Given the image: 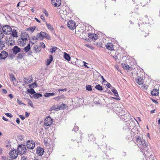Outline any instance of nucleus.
Masks as SVG:
<instances>
[{
	"label": "nucleus",
	"instance_id": "nucleus-1",
	"mask_svg": "<svg viewBox=\"0 0 160 160\" xmlns=\"http://www.w3.org/2000/svg\"><path fill=\"white\" fill-rule=\"evenodd\" d=\"M135 142L141 150H146V148L147 146V143L146 142L145 140L143 139L142 138L140 137L137 138Z\"/></svg>",
	"mask_w": 160,
	"mask_h": 160
},
{
	"label": "nucleus",
	"instance_id": "nucleus-2",
	"mask_svg": "<svg viewBox=\"0 0 160 160\" xmlns=\"http://www.w3.org/2000/svg\"><path fill=\"white\" fill-rule=\"evenodd\" d=\"M108 106H112V108L111 107V109H113V111H114L117 114L119 113L121 111H122L123 109L121 107H120L118 106V104H115L112 103H111L108 104H107Z\"/></svg>",
	"mask_w": 160,
	"mask_h": 160
},
{
	"label": "nucleus",
	"instance_id": "nucleus-3",
	"mask_svg": "<svg viewBox=\"0 0 160 160\" xmlns=\"http://www.w3.org/2000/svg\"><path fill=\"white\" fill-rule=\"evenodd\" d=\"M17 149L18 153H20L21 155L25 154L28 152L25 145L20 144L19 145Z\"/></svg>",
	"mask_w": 160,
	"mask_h": 160
},
{
	"label": "nucleus",
	"instance_id": "nucleus-4",
	"mask_svg": "<svg viewBox=\"0 0 160 160\" xmlns=\"http://www.w3.org/2000/svg\"><path fill=\"white\" fill-rule=\"evenodd\" d=\"M2 30L3 33L5 34L9 35L11 33L12 29L11 28L7 25H5L2 28Z\"/></svg>",
	"mask_w": 160,
	"mask_h": 160
},
{
	"label": "nucleus",
	"instance_id": "nucleus-5",
	"mask_svg": "<svg viewBox=\"0 0 160 160\" xmlns=\"http://www.w3.org/2000/svg\"><path fill=\"white\" fill-rule=\"evenodd\" d=\"M35 143L33 140H28L27 142V147L29 149H32L35 146Z\"/></svg>",
	"mask_w": 160,
	"mask_h": 160
},
{
	"label": "nucleus",
	"instance_id": "nucleus-6",
	"mask_svg": "<svg viewBox=\"0 0 160 160\" xmlns=\"http://www.w3.org/2000/svg\"><path fill=\"white\" fill-rule=\"evenodd\" d=\"M52 119L50 116L47 117L44 119V124L45 126H49L52 123Z\"/></svg>",
	"mask_w": 160,
	"mask_h": 160
},
{
	"label": "nucleus",
	"instance_id": "nucleus-7",
	"mask_svg": "<svg viewBox=\"0 0 160 160\" xmlns=\"http://www.w3.org/2000/svg\"><path fill=\"white\" fill-rule=\"evenodd\" d=\"M76 24L73 20H70L67 23V26L70 29H73L76 27Z\"/></svg>",
	"mask_w": 160,
	"mask_h": 160
},
{
	"label": "nucleus",
	"instance_id": "nucleus-8",
	"mask_svg": "<svg viewBox=\"0 0 160 160\" xmlns=\"http://www.w3.org/2000/svg\"><path fill=\"white\" fill-rule=\"evenodd\" d=\"M9 154L12 158L13 159L16 158L18 155V153L16 150H12L10 151L9 152Z\"/></svg>",
	"mask_w": 160,
	"mask_h": 160
},
{
	"label": "nucleus",
	"instance_id": "nucleus-9",
	"mask_svg": "<svg viewBox=\"0 0 160 160\" xmlns=\"http://www.w3.org/2000/svg\"><path fill=\"white\" fill-rule=\"evenodd\" d=\"M27 40H24L22 38H19L18 40V43L20 46H23L26 44Z\"/></svg>",
	"mask_w": 160,
	"mask_h": 160
},
{
	"label": "nucleus",
	"instance_id": "nucleus-10",
	"mask_svg": "<svg viewBox=\"0 0 160 160\" xmlns=\"http://www.w3.org/2000/svg\"><path fill=\"white\" fill-rule=\"evenodd\" d=\"M51 2L52 4L56 7H59L61 5V0H52Z\"/></svg>",
	"mask_w": 160,
	"mask_h": 160
},
{
	"label": "nucleus",
	"instance_id": "nucleus-11",
	"mask_svg": "<svg viewBox=\"0 0 160 160\" xmlns=\"http://www.w3.org/2000/svg\"><path fill=\"white\" fill-rule=\"evenodd\" d=\"M131 118L130 115L128 113H126L125 115L121 118V119L123 121H126L127 122V121H128Z\"/></svg>",
	"mask_w": 160,
	"mask_h": 160
},
{
	"label": "nucleus",
	"instance_id": "nucleus-12",
	"mask_svg": "<svg viewBox=\"0 0 160 160\" xmlns=\"http://www.w3.org/2000/svg\"><path fill=\"white\" fill-rule=\"evenodd\" d=\"M8 55V53L5 51L1 52L0 54V60L5 59Z\"/></svg>",
	"mask_w": 160,
	"mask_h": 160
},
{
	"label": "nucleus",
	"instance_id": "nucleus-13",
	"mask_svg": "<svg viewBox=\"0 0 160 160\" xmlns=\"http://www.w3.org/2000/svg\"><path fill=\"white\" fill-rule=\"evenodd\" d=\"M13 53L14 54H17L18 52H20L21 49L18 46H15L12 49Z\"/></svg>",
	"mask_w": 160,
	"mask_h": 160
},
{
	"label": "nucleus",
	"instance_id": "nucleus-14",
	"mask_svg": "<svg viewBox=\"0 0 160 160\" xmlns=\"http://www.w3.org/2000/svg\"><path fill=\"white\" fill-rule=\"evenodd\" d=\"M88 37L89 38L92 39V40H96L98 37V35L97 34L91 33H90L88 34Z\"/></svg>",
	"mask_w": 160,
	"mask_h": 160
},
{
	"label": "nucleus",
	"instance_id": "nucleus-15",
	"mask_svg": "<svg viewBox=\"0 0 160 160\" xmlns=\"http://www.w3.org/2000/svg\"><path fill=\"white\" fill-rule=\"evenodd\" d=\"M44 150L43 148L40 147H38L37 149V153L40 156L43 154Z\"/></svg>",
	"mask_w": 160,
	"mask_h": 160
},
{
	"label": "nucleus",
	"instance_id": "nucleus-16",
	"mask_svg": "<svg viewBox=\"0 0 160 160\" xmlns=\"http://www.w3.org/2000/svg\"><path fill=\"white\" fill-rule=\"evenodd\" d=\"M21 38H22L24 40L28 41V39L29 38V36L28 35L27 33L26 32L22 33L21 34Z\"/></svg>",
	"mask_w": 160,
	"mask_h": 160
},
{
	"label": "nucleus",
	"instance_id": "nucleus-17",
	"mask_svg": "<svg viewBox=\"0 0 160 160\" xmlns=\"http://www.w3.org/2000/svg\"><path fill=\"white\" fill-rule=\"evenodd\" d=\"M53 58L52 56L51 55H49V58L47 60L46 65H49L53 60Z\"/></svg>",
	"mask_w": 160,
	"mask_h": 160
},
{
	"label": "nucleus",
	"instance_id": "nucleus-18",
	"mask_svg": "<svg viewBox=\"0 0 160 160\" xmlns=\"http://www.w3.org/2000/svg\"><path fill=\"white\" fill-rule=\"evenodd\" d=\"M42 32H41L40 33L37 34L35 40L42 39H43Z\"/></svg>",
	"mask_w": 160,
	"mask_h": 160
},
{
	"label": "nucleus",
	"instance_id": "nucleus-19",
	"mask_svg": "<svg viewBox=\"0 0 160 160\" xmlns=\"http://www.w3.org/2000/svg\"><path fill=\"white\" fill-rule=\"evenodd\" d=\"M106 48L109 50H113V45L111 43H108L106 45Z\"/></svg>",
	"mask_w": 160,
	"mask_h": 160
},
{
	"label": "nucleus",
	"instance_id": "nucleus-20",
	"mask_svg": "<svg viewBox=\"0 0 160 160\" xmlns=\"http://www.w3.org/2000/svg\"><path fill=\"white\" fill-rule=\"evenodd\" d=\"M158 91L157 89H153L151 92V94L154 96H157L158 95Z\"/></svg>",
	"mask_w": 160,
	"mask_h": 160
},
{
	"label": "nucleus",
	"instance_id": "nucleus-21",
	"mask_svg": "<svg viewBox=\"0 0 160 160\" xmlns=\"http://www.w3.org/2000/svg\"><path fill=\"white\" fill-rule=\"evenodd\" d=\"M136 80L137 83L139 85L142 84L143 83L142 78L141 77H138Z\"/></svg>",
	"mask_w": 160,
	"mask_h": 160
},
{
	"label": "nucleus",
	"instance_id": "nucleus-22",
	"mask_svg": "<svg viewBox=\"0 0 160 160\" xmlns=\"http://www.w3.org/2000/svg\"><path fill=\"white\" fill-rule=\"evenodd\" d=\"M30 49V43H29L28 44L27 46L26 47L24 48H23V50H24V51L26 53L27 52H28L29 50Z\"/></svg>",
	"mask_w": 160,
	"mask_h": 160
},
{
	"label": "nucleus",
	"instance_id": "nucleus-23",
	"mask_svg": "<svg viewBox=\"0 0 160 160\" xmlns=\"http://www.w3.org/2000/svg\"><path fill=\"white\" fill-rule=\"evenodd\" d=\"M33 98L35 99H38L42 97V95L40 93H35L33 96Z\"/></svg>",
	"mask_w": 160,
	"mask_h": 160
},
{
	"label": "nucleus",
	"instance_id": "nucleus-24",
	"mask_svg": "<svg viewBox=\"0 0 160 160\" xmlns=\"http://www.w3.org/2000/svg\"><path fill=\"white\" fill-rule=\"evenodd\" d=\"M11 34L12 36L14 37H18L17 32L15 29H13V30H12Z\"/></svg>",
	"mask_w": 160,
	"mask_h": 160
},
{
	"label": "nucleus",
	"instance_id": "nucleus-25",
	"mask_svg": "<svg viewBox=\"0 0 160 160\" xmlns=\"http://www.w3.org/2000/svg\"><path fill=\"white\" fill-rule=\"evenodd\" d=\"M64 58L66 60H68V61H69L70 60L71 57L70 56V55L69 54H68L66 52H64Z\"/></svg>",
	"mask_w": 160,
	"mask_h": 160
},
{
	"label": "nucleus",
	"instance_id": "nucleus-26",
	"mask_svg": "<svg viewBox=\"0 0 160 160\" xmlns=\"http://www.w3.org/2000/svg\"><path fill=\"white\" fill-rule=\"evenodd\" d=\"M27 92L31 94L32 95L36 93L35 91L34 90V89L32 88H31L30 89H28Z\"/></svg>",
	"mask_w": 160,
	"mask_h": 160
},
{
	"label": "nucleus",
	"instance_id": "nucleus-27",
	"mask_svg": "<svg viewBox=\"0 0 160 160\" xmlns=\"http://www.w3.org/2000/svg\"><path fill=\"white\" fill-rule=\"evenodd\" d=\"M55 95L54 93H47L44 94V96L46 97H49L50 96H53Z\"/></svg>",
	"mask_w": 160,
	"mask_h": 160
},
{
	"label": "nucleus",
	"instance_id": "nucleus-28",
	"mask_svg": "<svg viewBox=\"0 0 160 160\" xmlns=\"http://www.w3.org/2000/svg\"><path fill=\"white\" fill-rule=\"evenodd\" d=\"M42 33L43 38H44L48 40L50 39V37L48 35L47 33L42 32Z\"/></svg>",
	"mask_w": 160,
	"mask_h": 160
},
{
	"label": "nucleus",
	"instance_id": "nucleus-29",
	"mask_svg": "<svg viewBox=\"0 0 160 160\" xmlns=\"http://www.w3.org/2000/svg\"><path fill=\"white\" fill-rule=\"evenodd\" d=\"M95 88L99 91H101L103 90L102 87L99 84L96 85L95 86Z\"/></svg>",
	"mask_w": 160,
	"mask_h": 160
},
{
	"label": "nucleus",
	"instance_id": "nucleus-30",
	"mask_svg": "<svg viewBox=\"0 0 160 160\" xmlns=\"http://www.w3.org/2000/svg\"><path fill=\"white\" fill-rule=\"evenodd\" d=\"M125 114L126 112L123 109L122 111H121L119 113H118L117 114L121 118L123 116V115H125Z\"/></svg>",
	"mask_w": 160,
	"mask_h": 160
},
{
	"label": "nucleus",
	"instance_id": "nucleus-31",
	"mask_svg": "<svg viewBox=\"0 0 160 160\" xmlns=\"http://www.w3.org/2000/svg\"><path fill=\"white\" fill-rule=\"evenodd\" d=\"M11 142L9 141L6 140L5 141L6 146L7 148L8 149H9L11 147Z\"/></svg>",
	"mask_w": 160,
	"mask_h": 160
},
{
	"label": "nucleus",
	"instance_id": "nucleus-32",
	"mask_svg": "<svg viewBox=\"0 0 160 160\" xmlns=\"http://www.w3.org/2000/svg\"><path fill=\"white\" fill-rule=\"evenodd\" d=\"M35 27H31L26 29V31H30L31 32H33L35 30Z\"/></svg>",
	"mask_w": 160,
	"mask_h": 160
},
{
	"label": "nucleus",
	"instance_id": "nucleus-33",
	"mask_svg": "<svg viewBox=\"0 0 160 160\" xmlns=\"http://www.w3.org/2000/svg\"><path fill=\"white\" fill-rule=\"evenodd\" d=\"M10 80L12 82L15 81L16 79L14 77V75L12 73H10L9 75Z\"/></svg>",
	"mask_w": 160,
	"mask_h": 160
},
{
	"label": "nucleus",
	"instance_id": "nucleus-34",
	"mask_svg": "<svg viewBox=\"0 0 160 160\" xmlns=\"http://www.w3.org/2000/svg\"><path fill=\"white\" fill-rule=\"evenodd\" d=\"M111 91L113 92L114 94V95L117 97H118V92L117 90L114 88H113L112 90Z\"/></svg>",
	"mask_w": 160,
	"mask_h": 160
},
{
	"label": "nucleus",
	"instance_id": "nucleus-35",
	"mask_svg": "<svg viewBox=\"0 0 160 160\" xmlns=\"http://www.w3.org/2000/svg\"><path fill=\"white\" fill-rule=\"evenodd\" d=\"M95 140V138L94 136L93 135L91 134L89 136V141H94Z\"/></svg>",
	"mask_w": 160,
	"mask_h": 160
},
{
	"label": "nucleus",
	"instance_id": "nucleus-36",
	"mask_svg": "<svg viewBox=\"0 0 160 160\" xmlns=\"http://www.w3.org/2000/svg\"><path fill=\"white\" fill-rule=\"evenodd\" d=\"M46 24L48 29L51 30H53V28L52 26L49 23H48L47 22H46Z\"/></svg>",
	"mask_w": 160,
	"mask_h": 160
},
{
	"label": "nucleus",
	"instance_id": "nucleus-37",
	"mask_svg": "<svg viewBox=\"0 0 160 160\" xmlns=\"http://www.w3.org/2000/svg\"><path fill=\"white\" fill-rule=\"evenodd\" d=\"M5 44L3 41L0 40V49H3V47L5 46Z\"/></svg>",
	"mask_w": 160,
	"mask_h": 160
},
{
	"label": "nucleus",
	"instance_id": "nucleus-38",
	"mask_svg": "<svg viewBox=\"0 0 160 160\" xmlns=\"http://www.w3.org/2000/svg\"><path fill=\"white\" fill-rule=\"evenodd\" d=\"M24 56V54L23 53H19L18 55L17 58L18 59H22Z\"/></svg>",
	"mask_w": 160,
	"mask_h": 160
},
{
	"label": "nucleus",
	"instance_id": "nucleus-39",
	"mask_svg": "<svg viewBox=\"0 0 160 160\" xmlns=\"http://www.w3.org/2000/svg\"><path fill=\"white\" fill-rule=\"evenodd\" d=\"M86 88L87 90L90 91L92 90V88L91 85H87L86 86Z\"/></svg>",
	"mask_w": 160,
	"mask_h": 160
},
{
	"label": "nucleus",
	"instance_id": "nucleus-40",
	"mask_svg": "<svg viewBox=\"0 0 160 160\" xmlns=\"http://www.w3.org/2000/svg\"><path fill=\"white\" fill-rule=\"evenodd\" d=\"M29 86L30 87H31L33 88H34L37 87L36 82H35L31 84H30L29 85Z\"/></svg>",
	"mask_w": 160,
	"mask_h": 160
},
{
	"label": "nucleus",
	"instance_id": "nucleus-41",
	"mask_svg": "<svg viewBox=\"0 0 160 160\" xmlns=\"http://www.w3.org/2000/svg\"><path fill=\"white\" fill-rule=\"evenodd\" d=\"M122 67L124 69L126 70L128 69L129 68V65L126 64H124V65H122Z\"/></svg>",
	"mask_w": 160,
	"mask_h": 160
},
{
	"label": "nucleus",
	"instance_id": "nucleus-42",
	"mask_svg": "<svg viewBox=\"0 0 160 160\" xmlns=\"http://www.w3.org/2000/svg\"><path fill=\"white\" fill-rule=\"evenodd\" d=\"M130 122V123L132 122V121H129L127 123V127L126 128H125V129H126L127 128L128 129H130L131 128V125H130L129 122Z\"/></svg>",
	"mask_w": 160,
	"mask_h": 160
},
{
	"label": "nucleus",
	"instance_id": "nucleus-43",
	"mask_svg": "<svg viewBox=\"0 0 160 160\" xmlns=\"http://www.w3.org/2000/svg\"><path fill=\"white\" fill-rule=\"evenodd\" d=\"M57 48L55 47H53L52 48L50 49V51L51 52L53 53L54 52H55L56 49H57Z\"/></svg>",
	"mask_w": 160,
	"mask_h": 160
},
{
	"label": "nucleus",
	"instance_id": "nucleus-44",
	"mask_svg": "<svg viewBox=\"0 0 160 160\" xmlns=\"http://www.w3.org/2000/svg\"><path fill=\"white\" fill-rule=\"evenodd\" d=\"M53 110H54L56 111H58V110H57V107H56L55 106H52L50 108V111H52Z\"/></svg>",
	"mask_w": 160,
	"mask_h": 160
},
{
	"label": "nucleus",
	"instance_id": "nucleus-45",
	"mask_svg": "<svg viewBox=\"0 0 160 160\" xmlns=\"http://www.w3.org/2000/svg\"><path fill=\"white\" fill-rule=\"evenodd\" d=\"M8 44H10V46H12V45L14 44L15 42L13 40H12L10 42L8 41Z\"/></svg>",
	"mask_w": 160,
	"mask_h": 160
},
{
	"label": "nucleus",
	"instance_id": "nucleus-46",
	"mask_svg": "<svg viewBox=\"0 0 160 160\" xmlns=\"http://www.w3.org/2000/svg\"><path fill=\"white\" fill-rule=\"evenodd\" d=\"M21 160H28L27 156L25 155L21 157Z\"/></svg>",
	"mask_w": 160,
	"mask_h": 160
},
{
	"label": "nucleus",
	"instance_id": "nucleus-47",
	"mask_svg": "<svg viewBox=\"0 0 160 160\" xmlns=\"http://www.w3.org/2000/svg\"><path fill=\"white\" fill-rule=\"evenodd\" d=\"M28 103L32 107H33V104L32 102L30 100H28Z\"/></svg>",
	"mask_w": 160,
	"mask_h": 160
},
{
	"label": "nucleus",
	"instance_id": "nucleus-48",
	"mask_svg": "<svg viewBox=\"0 0 160 160\" xmlns=\"http://www.w3.org/2000/svg\"><path fill=\"white\" fill-rule=\"evenodd\" d=\"M98 76L99 77V76L101 77V78L102 80V82H107V81L104 79L103 77L100 74H99L98 75Z\"/></svg>",
	"mask_w": 160,
	"mask_h": 160
},
{
	"label": "nucleus",
	"instance_id": "nucleus-49",
	"mask_svg": "<svg viewBox=\"0 0 160 160\" xmlns=\"http://www.w3.org/2000/svg\"><path fill=\"white\" fill-rule=\"evenodd\" d=\"M65 108V105L64 104L61 105L59 108V109H64Z\"/></svg>",
	"mask_w": 160,
	"mask_h": 160
},
{
	"label": "nucleus",
	"instance_id": "nucleus-50",
	"mask_svg": "<svg viewBox=\"0 0 160 160\" xmlns=\"http://www.w3.org/2000/svg\"><path fill=\"white\" fill-rule=\"evenodd\" d=\"M4 34L2 31L0 30V40L3 37Z\"/></svg>",
	"mask_w": 160,
	"mask_h": 160
},
{
	"label": "nucleus",
	"instance_id": "nucleus-51",
	"mask_svg": "<svg viewBox=\"0 0 160 160\" xmlns=\"http://www.w3.org/2000/svg\"><path fill=\"white\" fill-rule=\"evenodd\" d=\"M41 50V49H40V46H37V48L36 49V52H40Z\"/></svg>",
	"mask_w": 160,
	"mask_h": 160
},
{
	"label": "nucleus",
	"instance_id": "nucleus-52",
	"mask_svg": "<svg viewBox=\"0 0 160 160\" xmlns=\"http://www.w3.org/2000/svg\"><path fill=\"white\" fill-rule=\"evenodd\" d=\"M43 13L45 14L46 17H48V15L47 11L46 10H44L43 12Z\"/></svg>",
	"mask_w": 160,
	"mask_h": 160
},
{
	"label": "nucleus",
	"instance_id": "nucleus-53",
	"mask_svg": "<svg viewBox=\"0 0 160 160\" xmlns=\"http://www.w3.org/2000/svg\"><path fill=\"white\" fill-rule=\"evenodd\" d=\"M78 130V127L77 126H75L73 128V130L76 132Z\"/></svg>",
	"mask_w": 160,
	"mask_h": 160
},
{
	"label": "nucleus",
	"instance_id": "nucleus-54",
	"mask_svg": "<svg viewBox=\"0 0 160 160\" xmlns=\"http://www.w3.org/2000/svg\"><path fill=\"white\" fill-rule=\"evenodd\" d=\"M42 20L44 22H46V20L45 19V18L44 17V15L42 14L40 16Z\"/></svg>",
	"mask_w": 160,
	"mask_h": 160
},
{
	"label": "nucleus",
	"instance_id": "nucleus-55",
	"mask_svg": "<svg viewBox=\"0 0 160 160\" xmlns=\"http://www.w3.org/2000/svg\"><path fill=\"white\" fill-rule=\"evenodd\" d=\"M40 45H40V47H42V48H45V44H44V43L43 42H41Z\"/></svg>",
	"mask_w": 160,
	"mask_h": 160
},
{
	"label": "nucleus",
	"instance_id": "nucleus-56",
	"mask_svg": "<svg viewBox=\"0 0 160 160\" xmlns=\"http://www.w3.org/2000/svg\"><path fill=\"white\" fill-rule=\"evenodd\" d=\"M5 115L10 118H12V115L10 113H5Z\"/></svg>",
	"mask_w": 160,
	"mask_h": 160
},
{
	"label": "nucleus",
	"instance_id": "nucleus-57",
	"mask_svg": "<svg viewBox=\"0 0 160 160\" xmlns=\"http://www.w3.org/2000/svg\"><path fill=\"white\" fill-rule=\"evenodd\" d=\"M83 63H84V66L85 68H90L86 64H87L86 62H85L83 61Z\"/></svg>",
	"mask_w": 160,
	"mask_h": 160
},
{
	"label": "nucleus",
	"instance_id": "nucleus-58",
	"mask_svg": "<svg viewBox=\"0 0 160 160\" xmlns=\"http://www.w3.org/2000/svg\"><path fill=\"white\" fill-rule=\"evenodd\" d=\"M67 90V88H64V89H58V91L59 92L60 91H66Z\"/></svg>",
	"mask_w": 160,
	"mask_h": 160
},
{
	"label": "nucleus",
	"instance_id": "nucleus-59",
	"mask_svg": "<svg viewBox=\"0 0 160 160\" xmlns=\"http://www.w3.org/2000/svg\"><path fill=\"white\" fill-rule=\"evenodd\" d=\"M19 116L22 120H23L25 118V117L24 116L20 115Z\"/></svg>",
	"mask_w": 160,
	"mask_h": 160
},
{
	"label": "nucleus",
	"instance_id": "nucleus-60",
	"mask_svg": "<svg viewBox=\"0 0 160 160\" xmlns=\"http://www.w3.org/2000/svg\"><path fill=\"white\" fill-rule=\"evenodd\" d=\"M2 92H3V93H4V94H6L7 92V90L5 89H2Z\"/></svg>",
	"mask_w": 160,
	"mask_h": 160
},
{
	"label": "nucleus",
	"instance_id": "nucleus-61",
	"mask_svg": "<svg viewBox=\"0 0 160 160\" xmlns=\"http://www.w3.org/2000/svg\"><path fill=\"white\" fill-rule=\"evenodd\" d=\"M106 85L108 88H110L112 86L110 84V83H108L107 84H106Z\"/></svg>",
	"mask_w": 160,
	"mask_h": 160
},
{
	"label": "nucleus",
	"instance_id": "nucleus-62",
	"mask_svg": "<svg viewBox=\"0 0 160 160\" xmlns=\"http://www.w3.org/2000/svg\"><path fill=\"white\" fill-rule=\"evenodd\" d=\"M30 114V113H28L27 112H26L25 114V116L26 117H28L29 115Z\"/></svg>",
	"mask_w": 160,
	"mask_h": 160
},
{
	"label": "nucleus",
	"instance_id": "nucleus-63",
	"mask_svg": "<svg viewBox=\"0 0 160 160\" xmlns=\"http://www.w3.org/2000/svg\"><path fill=\"white\" fill-rule=\"evenodd\" d=\"M2 160H6V157L4 156H2L1 157Z\"/></svg>",
	"mask_w": 160,
	"mask_h": 160
},
{
	"label": "nucleus",
	"instance_id": "nucleus-64",
	"mask_svg": "<svg viewBox=\"0 0 160 160\" xmlns=\"http://www.w3.org/2000/svg\"><path fill=\"white\" fill-rule=\"evenodd\" d=\"M17 102L20 105L23 104V103L21 102V101H20L18 99V100H17Z\"/></svg>",
	"mask_w": 160,
	"mask_h": 160
}]
</instances>
